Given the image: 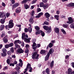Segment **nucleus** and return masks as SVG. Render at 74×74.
<instances>
[{
  "label": "nucleus",
  "mask_w": 74,
  "mask_h": 74,
  "mask_svg": "<svg viewBox=\"0 0 74 74\" xmlns=\"http://www.w3.org/2000/svg\"><path fill=\"white\" fill-rule=\"evenodd\" d=\"M70 5H72V6H74V3H70L69 4Z\"/></svg>",
  "instance_id": "64"
},
{
  "label": "nucleus",
  "mask_w": 74,
  "mask_h": 74,
  "mask_svg": "<svg viewBox=\"0 0 74 74\" xmlns=\"http://www.w3.org/2000/svg\"><path fill=\"white\" fill-rule=\"evenodd\" d=\"M28 69V66H27V67L26 68V69H25V71H24L23 73L25 74L26 73V72H27V69Z\"/></svg>",
  "instance_id": "36"
},
{
  "label": "nucleus",
  "mask_w": 74,
  "mask_h": 74,
  "mask_svg": "<svg viewBox=\"0 0 74 74\" xmlns=\"http://www.w3.org/2000/svg\"><path fill=\"white\" fill-rule=\"evenodd\" d=\"M40 33H41V35L42 37H44L45 36V33L42 31L40 32Z\"/></svg>",
  "instance_id": "34"
},
{
  "label": "nucleus",
  "mask_w": 74,
  "mask_h": 74,
  "mask_svg": "<svg viewBox=\"0 0 74 74\" xmlns=\"http://www.w3.org/2000/svg\"><path fill=\"white\" fill-rule=\"evenodd\" d=\"M54 50H53V49H51L49 50V52L47 53V55L45 57V61H47L49 59V56L51 54H52L53 53V52Z\"/></svg>",
  "instance_id": "3"
},
{
  "label": "nucleus",
  "mask_w": 74,
  "mask_h": 74,
  "mask_svg": "<svg viewBox=\"0 0 74 74\" xmlns=\"http://www.w3.org/2000/svg\"><path fill=\"white\" fill-rule=\"evenodd\" d=\"M71 65L74 68V62H72L71 63Z\"/></svg>",
  "instance_id": "58"
},
{
  "label": "nucleus",
  "mask_w": 74,
  "mask_h": 74,
  "mask_svg": "<svg viewBox=\"0 0 74 74\" xmlns=\"http://www.w3.org/2000/svg\"><path fill=\"white\" fill-rule=\"evenodd\" d=\"M9 47H12L13 45H14V44L12 43H11L9 44Z\"/></svg>",
  "instance_id": "42"
},
{
  "label": "nucleus",
  "mask_w": 74,
  "mask_h": 74,
  "mask_svg": "<svg viewBox=\"0 0 74 74\" xmlns=\"http://www.w3.org/2000/svg\"><path fill=\"white\" fill-rule=\"evenodd\" d=\"M26 38H28V36L27 35L25 34V33H24L22 34V40H24V41L26 42H28L29 43L30 42V40L31 39L30 38H29L28 39H27Z\"/></svg>",
  "instance_id": "1"
},
{
  "label": "nucleus",
  "mask_w": 74,
  "mask_h": 74,
  "mask_svg": "<svg viewBox=\"0 0 74 74\" xmlns=\"http://www.w3.org/2000/svg\"><path fill=\"white\" fill-rule=\"evenodd\" d=\"M55 33L57 34H59V29L58 28H55L54 29Z\"/></svg>",
  "instance_id": "14"
},
{
  "label": "nucleus",
  "mask_w": 74,
  "mask_h": 74,
  "mask_svg": "<svg viewBox=\"0 0 74 74\" xmlns=\"http://www.w3.org/2000/svg\"><path fill=\"white\" fill-rule=\"evenodd\" d=\"M70 27L71 28H72V29H74V23H72L70 25Z\"/></svg>",
  "instance_id": "31"
},
{
  "label": "nucleus",
  "mask_w": 74,
  "mask_h": 74,
  "mask_svg": "<svg viewBox=\"0 0 74 74\" xmlns=\"http://www.w3.org/2000/svg\"><path fill=\"white\" fill-rule=\"evenodd\" d=\"M63 26L65 28H67V27H68V25H66L65 24L63 25Z\"/></svg>",
  "instance_id": "46"
},
{
  "label": "nucleus",
  "mask_w": 74,
  "mask_h": 74,
  "mask_svg": "<svg viewBox=\"0 0 74 74\" xmlns=\"http://www.w3.org/2000/svg\"><path fill=\"white\" fill-rule=\"evenodd\" d=\"M41 10L40 8H38L37 9V12H40V11H41Z\"/></svg>",
  "instance_id": "48"
},
{
  "label": "nucleus",
  "mask_w": 74,
  "mask_h": 74,
  "mask_svg": "<svg viewBox=\"0 0 74 74\" xmlns=\"http://www.w3.org/2000/svg\"><path fill=\"white\" fill-rule=\"evenodd\" d=\"M2 51L3 52V53H6V52H7V50L5 48L3 49Z\"/></svg>",
  "instance_id": "38"
},
{
  "label": "nucleus",
  "mask_w": 74,
  "mask_h": 74,
  "mask_svg": "<svg viewBox=\"0 0 74 74\" xmlns=\"http://www.w3.org/2000/svg\"><path fill=\"white\" fill-rule=\"evenodd\" d=\"M10 1H11L12 3L13 4L15 3V0H10Z\"/></svg>",
  "instance_id": "45"
},
{
  "label": "nucleus",
  "mask_w": 74,
  "mask_h": 74,
  "mask_svg": "<svg viewBox=\"0 0 74 74\" xmlns=\"http://www.w3.org/2000/svg\"><path fill=\"white\" fill-rule=\"evenodd\" d=\"M44 25H49V23L47 21H45L44 23Z\"/></svg>",
  "instance_id": "41"
},
{
  "label": "nucleus",
  "mask_w": 74,
  "mask_h": 74,
  "mask_svg": "<svg viewBox=\"0 0 74 74\" xmlns=\"http://www.w3.org/2000/svg\"><path fill=\"white\" fill-rule=\"evenodd\" d=\"M17 52L18 53H23V52L24 51L22 50V49H20L17 50Z\"/></svg>",
  "instance_id": "19"
},
{
  "label": "nucleus",
  "mask_w": 74,
  "mask_h": 74,
  "mask_svg": "<svg viewBox=\"0 0 74 74\" xmlns=\"http://www.w3.org/2000/svg\"><path fill=\"white\" fill-rule=\"evenodd\" d=\"M43 29L46 30V33L49 34V33H50L51 32V27L49 28L48 26L44 25L43 26Z\"/></svg>",
  "instance_id": "4"
},
{
  "label": "nucleus",
  "mask_w": 74,
  "mask_h": 74,
  "mask_svg": "<svg viewBox=\"0 0 74 74\" xmlns=\"http://www.w3.org/2000/svg\"><path fill=\"white\" fill-rule=\"evenodd\" d=\"M28 31L29 33H31L32 32V28L31 27H29Z\"/></svg>",
  "instance_id": "35"
},
{
  "label": "nucleus",
  "mask_w": 74,
  "mask_h": 74,
  "mask_svg": "<svg viewBox=\"0 0 74 74\" xmlns=\"http://www.w3.org/2000/svg\"><path fill=\"white\" fill-rule=\"evenodd\" d=\"M14 52V50L13 47H12L10 49V50L7 52V54L8 55H11V53Z\"/></svg>",
  "instance_id": "7"
},
{
  "label": "nucleus",
  "mask_w": 74,
  "mask_h": 74,
  "mask_svg": "<svg viewBox=\"0 0 74 74\" xmlns=\"http://www.w3.org/2000/svg\"><path fill=\"white\" fill-rule=\"evenodd\" d=\"M18 72L17 71L14 72H13L12 73V74H18Z\"/></svg>",
  "instance_id": "37"
},
{
  "label": "nucleus",
  "mask_w": 74,
  "mask_h": 74,
  "mask_svg": "<svg viewBox=\"0 0 74 74\" xmlns=\"http://www.w3.org/2000/svg\"><path fill=\"white\" fill-rule=\"evenodd\" d=\"M54 17L56 18V19L58 21L59 20V16L58 15H55L54 16Z\"/></svg>",
  "instance_id": "29"
},
{
  "label": "nucleus",
  "mask_w": 74,
  "mask_h": 74,
  "mask_svg": "<svg viewBox=\"0 0 74 74\" xmlns=\"http://www.w3.org/2000/svg\"><path fill=\"white\" fill-rule=\"evenodd\" d=\"M34 10H33L30 13V15L31 16H33L34 15Z\"/></svg>",
  "instance_id": "27"
},
{
  "label": "nucleus",
  "mask_w": 74,
  "mask_h": 74,
  "mask_svg": "<svg viewBox=\"0 0 74 74\" xmlns=\"http://www.w3.org/2000/svg\"><path fill=\"white\" fill-rule=\"evenodd\" d=\"M41 32V30L36 32V35H38V34H40Z\"/></svg>",
  "instance_id": "23"
},
{
  "label": "nucleus",
  "mask_w": 74,
  "mask_h": 74,
  "mask_svg": "<svg viewBox=\"0 0 74 74\" xmlns=\"http://www.w3.org/2000/svg\"><path fill=\"white\" fill-rule=\"evenodd\" d=\"M61 31L62 32V33H63V34H64V35H66V32L65 30H64V29H61Z\"/></svg>",
  "instance_id": "21"
},
{
  "label": "nucleus",
  "mask_w": 74,
  "mask_h": 74,
  "mask_svg": "<svg viewBox=\"0 0 74 74\" xmlns=\"http://www.w3.org/2000/svg\"><path fill=\"white\" fill-rule=\"evenodd\" d=\"M49 48H51L53 46V44L52 43H49Z\"/></svg>",
  "instance_id": "40"
},
{
  "label": "nucleus",
  "mask_w": 74,
  "mask_h": 74,
  "mask_svg": "<svg viewBox=\"0 0 74 74\" xmlns=\"http://www.w3.org/2000/svg\"><path fill=\"white\" fill-rule=\"evenodd\" d=\"M27 66L28 68H29V72H32V68L31 67V65H30V64H27Z\"/></svg>",
  "instance_id": "12"
},
{
  "label": "nucleus",
  "mask_w": 74,
  "mask_h": 74,
  "mask_svg": "<svg viewBox=\"0 0 74 74\" xmlns=\"http://www.w3.org/2000/svg\"><path fill=\"white\" fill-rule=\"evenodd\" d=\"M4 27V25H1L0 26V31H2Z\"/></svg>",
  "instance_id": "18"
},
{
  "label": "nucleus",
  "mask_w": 74,
  "mask_h": 74,
  "mask_svg": "<svg viewBox=\"0 0 74 74\" xmlns=\"http://www.w3.org/2000/svg\"><path fill=\"white\" fill-rule=\"evenodd\" d=\"M37 1V0H34L31 3V4H34V3H36V1Z\"/></svg>",
  "instance_id": "47"
},
{
  "label": "nucleus",
  "mask_w": 74,
  "mask_h": 74,
  "mask_svg": "<svg viewBox=\"0 0 74 74\" xmlns=\"http://www.w3.org/2000/svg\"><path fill=\"white\" fill-rule=\"evenodd\" d=\"M7 69H8V67L7 66H5L3 68V70L4 71L5 70H7Z\"/></svg>",
  "instance_id": "54"
},
{
  "label": "nucleus",
  "mask_w": 74,
  "mask_h": 74,
  "mask_svg": "<svg viewBox=\"0 0 74 74\" xmlns=\"http://www.w3.org/2000/svg\"><path fill=\"white\" fill-rule=\"evenodd\" d=\"M19 62L20 63H19L18 64L16 65V67L15 68V69L17 70H19L20 69V68L19 66H20L21 67H22V65H23V64L22 63V60L21 59H20L19 60Z\"/></svg>",
  "instance_id": "5"
},
{
  "label": "nucleus",
  "mask_w": 74,
  "mask_h": 74,
  "mask_svg": "<svg viewBox=\"0 0 74 74\" xmlns=\"http://www.w3.org/2000/svg\"><path fill=\"white\" fill-rule=\"evenodd\" d=\"M42 7L44 9H47L48 7V5L46 3L45 5H44Z\"/></svg>",
  "instance_id": "17"
},
{
  "label": "nucleus",
  "mask_w": 74,
  "mask_h": 74,
  "mask_svg": "<svg viewBox=\"0 0 74 74\" xmlns=\"http://www.w3.org/2000/svg\"><path fill=\"white\" fill-rule=\"evenodd\" d=\"M45 16L47 18H48L50 16V14L48 12H46L45 14Z\"/></svg>",
  "instance_id": "15"
},
{
  "label": "nucleus",
  "mask_w": 74,
  "mask_h": 74,
  "mask_svg": "<svg viewBox=\"0 0 74 74\" xmlns=\"http://www.w3.org/2000/svg\"><path fill=\"white\" fill-rule=\"evenodd\" d=\"M5 36V34L3 33V34H2L1 35V37H4V36Z\"/></svg>",
  "instance_id": "63"
},
{
  "label": "nucleus",
  "mask_w": 74,
  "mask_h": 74,
  "mask_svg": "<svg viewBox=\"0 0 74 74\" xmlns=\"http://www.w3.org/2000/svg\"><path fill=\"white\" fill-rule=\"evenodd\" d=\"M6 18V16H5V15H4L3 18L1 19V22L2 24H4V23L5 22V19Z\"/></svg>",
  "instance_id": "10"
},
{
  "label": "nucleus",
  "mask_w": 74,
  "mask_h": 74,
  "mask_svg": "<svg viewBox=\"0 0 74 74\" xmlns=\"http://www.w3.org/2000/svg\"><path fill=\"white\" fill-rule=\"evenodd\" d=\"M46 72L47 74H50V71H49V68H47L46 69Z\"/></svg>",
  "instance_id": "20"
},
{
  "label": "nucleus",
  "mask_w": 74,
  "mask_h": 74,
  "mask_svg": "<svg viewBox=\"0 0 74 74\" xmlns=\"http://www.w3.org/2000/svg\"><path fill=\"white\" fill-rule=\"evenodd\" d=\"M12 58H13L14 59H15L16 58V56L15 55H13L11 56Z\"/></svg>",
  "instance_id": "56"
},
{
  "label": "nucleus",
  "mask_w": 74,
  "mask_h": 74,
  "mask_svg": "<svg viewBox=\"0 0 74 74\" xmlns=\"http://www.w3.org/2000/svg\"><path fill=\"white\" fill-rule=\"evenodd\" d=\"M19 5V3H16L14 4L12 6V10H14V8H16V7H17Z\"/></svg>",
  "instance_id": "11"
},
{
  "label": "nucleus",
  "mask_w": 74,
  "mask_h": 74,
  "mask_svg": "<svg viewBox=\"0 0 74 74\" xmlns=\"http://www.w3.org/2000/svg\"><path fill=\"white\" fill-rule=\"evenodd\" d=\"M6 16L7 18H8V17L10 16V14L9 13H7L6 14Z\"/></svg>",
  "instance_id": "51"
},
{
  "label": "nucleus",
  "mask_w": 74,
  "mask_h": 74,
  "mask_svg": "<svg viewBox=\"0 0 74 74\" xmlns=\"http://www.w3.org/2000/svg\"><path fill=\"white\" fill-rule=\"evenodd\" d=\"M21 11V9L19 8H17L15 10L16 13H19Z\"/></svg>",
  "instance_id": "16"
},
{
  "label": "nucleus",
  "mask_w": 74,
  "mask_h": 74,
  "mask_svg": "<svg viewBox=\"0 0 74 74\" xmlns=\"http://www.w3.org/2000/svg\"><path fill=\"white\" fill-rule=\"evenodd\" d=\"M47 1L48 0H42V2L44 3H46L47 2Z\"/></svg>",
  "instance_id": "53"
},
{
  "label": "nucleus",
  "mask_w": 74,
  "mask_h": 74,
  "mask_svg": "<svg viewBox=\"0 0 74 74\" xmlns=\"http://www.w3.org/2000/svg\"><path fill=\"white\" fill-rule=\"evenodd\" d=\"M54 63V61L53 60L52 62H51V64H50V66L51 67H53V64Z\"/></svg>",
  "instance_id": "24"
},
{
  "label": "nucleus",
  "mask_w": 74,
  "mask_h": 74,
  "mask_svg": "<svg viewBox=\"0 0 74 74\" xmlns=\"http://www.w3.org/2000/svg\"><path fill=\"white\" fill-rule=\"evenodd\" d=\"M68 20L69 21H67V23H69V24H70L74 22V20H73V18H72L71 17H69L68 18Z\"/></svg>",
  "instance_id": "9"
},
{
  "label": "nucleus",
  "mask_w": 74,
  "mask_h": 74,
  "mask_svg": "<svg viewBox=\"0 0 74 74\" xmlns=\"http://www.w3.org/2000/svg\"><path fill=\"white\" fill-rule=\"evenodd\" d=\"M35 29L37 31L39 30H40V27L38 26H36L35 27Z\"/></svg>",
  "instance_id": "32"
},
{
  "label": "nucleus",
  "mask_w": 74,
  "mask_h": 74,
  "mask_svg": "<svg viewBox=\"0 0 74 74\" xmlns=\"http://www.w3.org/2000/svg\"><path fill=\"white\" fill-rule=\"evenodd\" d=\"M24 31L25 32L27 33V32H28V29L27 28H25L24 29Z\"/></svg>",
  "instance_id": "50"
},
{
  "label": "nucleus",
  "mask_w": 74,
  "mask_h": 74,
  "mask_svg": "<svg viewBox=\"0 0 74 74\" xmlns=\"http://www.w3.org/2000/svg\"><path fill=\"white\" fill-rule=\"evenodd\" d=\"M15 47L16 48H20V46L19 45H18L17 44H15Z\"/></svg>",
  "instance_id": "49"
},
{
  "label": "nucleus",
  "mask_w": 74,
  "mask_h": 74,
  "mask_svg": "<svg viewBox=\"0 0 74 74\" xmlns=\"http://www.w3.org/2000/svg\"><path fill=\"white\" fill-rule=\"evenodd\" d=\"M29 21L30 23L33 24L34 23V20L33 19L31 18L29 19Z\"/></svg>",
  "instance_id": "22"
},
{
  "label": "nucleus",
  "mask_w": 74,
  "mask_h": 74,
  "mask_svg": "<svg viewBox=\"0 0 74 74\" xmlns=\"http://www.w3.org/2000/svg\"><path fill=\"white\" fill-rule=\"evenodd\" d=\"M3 40L4 43H6L8 42V39H7V36H6L3 39Z\"/></svg>",
  "instance_id": "13"
},
{
  "label": "nucleus",
  "mask_w": 74,
  "mask_h": 74,
  "mask_svg": "<svg viewBox=\"0 0 74 74\" xmlns=\"http://www.w3.org/2000/svg\"><path fill=\"white\" fill-rule=\"evenodd\" d=\"M67 74H74V71H73L72 69L69 68L67 70Z\"/></svg>",
  "instance_id": "8"
},
{
  "label": "nucleus",
  "mask_w": 74,
  "mask_h": 74,
  "mask_svg": "<svg viewBox=\"0 0 74 74\" xmlns=\"http://www.w3.org/2000/svg\"><path fill=\"white\" fill-rule=\"evenodd\" d=\"M2 4L3 7H5V4L3 2Z\"/></svg>",
  "instance_id": "62"
},
{
  "label": "nucleus",
  "mask_w": 74,
  "mask_h": 74,
  "mask_svg": "<svg viewBox=\"0 0 74 74\" xmlns=\"http://www.w3.org/2000/svg\"><path fill=\"white\" fill-rule=\"evenodd\" d=\"M37 52H35L34 53V54L32 56V58L33 59H38V56L39 55L37 54Z\"/></svg>",
  "instance_id": "6"
},
{
  "label": "nucleus",
  "mask_w": 74,
  "mask_h": 74,
  "mask_svg": "<svg viewBox=\"0 0 74 74\" xmlns=\"http://www.w3.org/2000/svg\"><path fill=\"white\" fill-rule=\"evenodd\" d=\"M36 45V44L35 43H33V45H32V47H35Z\"/></svg>",
  "instance_id": "61"
},
{
  "label": "nucleus",
  "mask_w": 74,
  "mask_h": 74,
  "mask_svg": "<svg viewBox=\"0 0 74 74\" xmlns=\"http://www.w3.org/2000/svg\"><path fill=\"white\" fill-rule=\"evenodd\" d=\"M35 18H40V16L38 14V15L36 16H35Z\"/></svg>",
  "instance_id": "59"
},
{
  "label": "nucleus",
  "mask_w": 74,
  "mask_h": 74,
  "mask_svg": "<svg viewBox=\"0 0 74 74\" xmlns=\"http://www.w3.org/2000/svg\"><path fill=\"white\" fill-rule=\"evenodd\" d=\"M45 53V51L43 50H41L40 52L41 54H44Z\"/></svg>",
  "instance_id": "33"
},
{
  "label": "nucleus",
  "mask_w": 74,
  "mask_h": 74,
  "mask_svg": "<svg viewBox=\"0 0 74 74\" xmlns=\"http://www.w3.org/2000/svg\"><path fill=\"white\" fill-rule=\"evenodd\" d=\"M29 0H23L22 2V4H24V3H27V1H29Z\"/></svg>",
  "instance_id": "28"
},
{
  "label": "nucleus",
  "mask_w": 74,
  "mask_h": 74,
  "mask_svg": "<svg viewBox=\"0 0 74 74\" xmlns=\"http://www.w3.org/2000/svg\"><path fill=\"white\" fill-rule=\"evenodd\" d=\"M39 5L40 7H42L44 6V3L43 2H40L39 4Z\"/></svg>",
  "instance_id": "30"
},
{
  "label": "nucleus",
  "mask_w": 74,
  "mask_h": 74,
  "mask_svg": "<svg viewBox=\"0 0 74 74\" xmlns=\"http://www.w3.org/2000/svg\"><path fill=\"white\" fill-rule=\"evenodd\" d=\"M36 39H34L32 40V42H33V43H35V42H36Z\"/></svg>",
  "instance_id": "55"
},
{
  "label": "nucleus",
  "mask_w": 74,
  "mask_h": 74,
  "mask_svg": "<svg viewBox=\"0 0 74 74\" xmlns=\"http://www.w3.org/2000/svg\"><path fill=\"white\" fill-rule=\"evenodd\" d=\"M24 8H25L26 9H28L29 8V6L28 5H24Z\"/></svg>",
  "instance_id": "26"
},
{
  "label": "nucleus",
  "mask_w": 74,
  "mask_h": 74,
  "mask_svg": "<svg viewBox=\"0 0 74 74\" xmlns=\"http://www.w3.org/2000/svg\"><path fill=\"white\" fill-rule=\"evenodd\" d=\"M25 47L26 48H29V47H30V46H29V45L26 44L25 45Z\"/></svg>",
  "instance_id": "60"
},
{
  "label": "nucleus",
  "mask_w": 74,
  "mask_h": 74,
  "mask_svg": "<svg viewBox=\"0 0 74 74\" xmlns=\"http://www.w3.org/2000/svg\"><path fill=\"white\" fill-rule=\"evenodd\" d=\"M7 62L8 64H10V60L9 59H8L7 60Z\"/></svg>",
  "instance_id": "43"
},
{
  "label": "nucleus",
  "mask_w": 74,
  "mask_h": 74,
  "mask_svg": "<svg viewBox=\"0 0 74 74\" xmlns=\"http://www.w3.org/2000/svg\"><path fill=\"white\" fill-rule=\"evenodd\" d=\"M35 7V6H34V5H33L30 8L31 10H33V9Z\"/></svg>",
  "instance_id": "52"
},
{
  "label": "nucleus",
  "mask_w": 74,
  "mask_h": 74,
  "mask_svg": "<svg viewBox=\"0 0 74 74\" xmlns=\"http://www.w3.org/2000/svg\"><path fill=\"white\" fill-rule=\"evenodd\" d=\"M18 40H15L14 41V44H17V43H18Z\"/></svg>",
  "instance_id": "57"
},
{
  "label": "nucleus",
  "mask_w": 74,
  "mask_h": 74,
  "mask_svg": "<svg viewBox=\"0 0 74 74\" xmlns=\"http://www.w3.org/2000/svg\"><path fill=\"white\" fill-rule=\"evenodd\" d=\"M7 55V53H3L1 54V56L3 57H4Z\"/></svg>",
  "instance_id": "25"
},
{
  "label": "nucleus",
  "mask_w": 74,
  "mask_h": 74,
  "mask_svg": "<svg viewBox=\"0 0 74 74\" xmlns=\"http://www.w3.org/2000/svg\"><path fill=\"white\" fill-rule=\"evenodd\" d=\"M43 14H44L42 12H40L39 13V14H38L39 15L40 17L41 16H42V15H43Z\"/></svg>",
  "instance_id": "44"
},
{
  "label": "nucleus",
  "mask_w": 74,
  "mask_h": 74,
  "mask_svg": "<svg viewBox=\"0 0 74 74\" xmlns=\"http://www.w3.org/2000/svg\"><path fill=\"white\" fill-rule=\"evenodd\" d=\"M5 48H7V49L8 48H9V47H10L9 45V44L5 45Z\"/></svg>",
  "instance_id": "39"
},
{
  "label": "nucleus",
  "mask_w": 74,
  "mask_h": 74,
  "mask_svg": "<svg viewBox=\"0 0 74 74\" xmlns=\"http://www.w3.org/2000/svg\"><path fill=\"white\" fill-rule=\"evenodd\" d=\"M14 23H13V21L12 20H11L9 22V23L8 25H6L5 26V29L6 30H8V29L9 28L11 29V28H12L14 27Z\"/></svg>",
  "instance_id": "2"
}]
</instances>
